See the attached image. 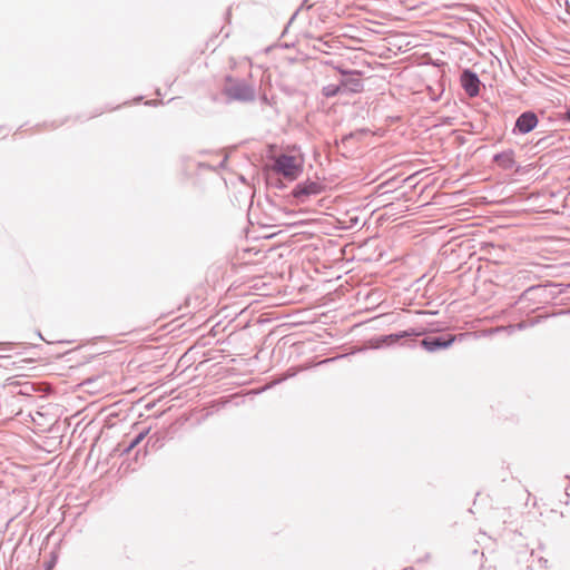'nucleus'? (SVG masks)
<instances>
[{
    "label": "nucleus",
    "mask_w": 570,
    "mask_h": 570,
    "mask_svg": "<svg viewBox=\"0 0 570 570\" xmlns=\"http://www.w3.org/2000/svg\"><path fill=\"white\" fill-rule=\"evenodd\" d=\"M538 125V117L533 112H524L522 114L515 122V128L522 132L527 134L535 128Z\"/></svg>",
    "instance_id": "20e7f679"
},
{
    "label": "nucleus",
    "mask_w": 570,
    "mask_h": 570,
    "mask_svg": "<svg viewBox=\"0 0 570 570\" xmlns=\"http://www.w3.org/2000/svg\"><path fill=\"white\" fill-rule=\"evenodd\" d=\"M495 161L499 166L503 168H511L514 164L513 159V153L512 151H505L500 155L495 156Z\"/></svg>",
    "instance_id": "6e6552de"
},
{
    "label": "nucleus",
    "mask_w": 570,
    "mask_h": 570,
    "mask_svg": "<svg viewBox=\"0 0 570 570\" xmlns=\"http://www.w3.org/2000/svg\"><path fill=\"white\" fill-rule=\"evenodd\" d=\"M567 118L570 120V109L567 111Z\"/></svg>",
    "instance_id": "9b49d317"
},
{
    "label": "nucleus",
    "mask_w": 570,
    "mask_h": 570,
    "mask_svg": "<svg viewBox=\"0 0 570 570\" xmlns=\"http://www.w3.org/2000/svg\"><path fill=\"white\" fill-rule=\"evenodd\" d=\"M272 169L288 180H295L303 170V158L281 155L275 158Z\"/></svg>",
    "instance_id": "f257e3e1"
},
{
    "label": "nucleus",
    "mask_w": 570,
    "mask_h": 570,
    "mask_svg": "<svg viewBox=\"0 0 570 570\" xmlns=\"http://www.w3.org/2000/svg\"><path fill=\"white\" fill-rule=\"evenodd\" d=\"M141 438H142V434H138L136 440H135V443L139 442L141 440Z\"/></svg>",
    "instance_id": "9d476101"
},
{
    "label": "nucleus",
    "mask_w": 570,
    "mask_h": 570,
    "mask_svg": "<svg viewBox=\"0 0 570 570\" xmlns=\"http://www.w3.org/2000/svg\"><path fill=\"white\" fill-rule=\"evenodd\" d=\"M341 91H343L342 82H340V85L331 83L323 88V94L326 97H334L335 95L340 94Z\"/></svg>",
    "instance_id": "1a4fd4ad"
},
{
    "label": "nucleus",
    "mask_w": 570,
    "mask_h": 570,
    "mask_svg": "<svg viewBox=\"0 0 570 570\" xmlns=\"http://www.w3.org/2000/svg\"><path fill=\"white\" fill-rule=\"evenodd\" d=\"M226 92L230 98L243 101L253 100L255 97L254 89L244 82L229 81Z\"/></svg>",
    "instance_id": "7ed1b4c3"
},
{
    "label": "nucleus",
    "mask_w": 570,
    "mask_h": 570,
    "mask_svg": "<svg viewBox=\"0 0 570 570\" xmlns=\"http://www.w3.org/2000/svg\"><path fill=\"white\" fill-rule=\"evenodd\" d=\"M321 191L320 186L316 183H308L303 185H297L293 190V195L295 197H301L302 195H314Z\"/></svg>",
    "instance_id": "0eeeda50"
},
{
    "label": "nucleus",
    "mask_w": 570,
    "mask_h": 570,
    "mask_svg": "<svg viewBox=\"0 0 570 570\" xmlns=\"http://www.w3.org/2000/svg\"><path fill=\"white\" fill-rule=\"evenodd\" d=\"M461 82L469 96L473 97L479 94L480 81L474 73L464 71L461 77Z\"/></svg>",
    "instance_id": "39448f33"
},
{
    "label": "nucleus",
    "mask_w": 570,
    "mask_h": 570,
    "mask_svg": "<svg viewBox=\"0 0 570 570\" xmlns=\"http://www.w3.org/2000/svg\"><path fill=\"white\" fill-rule=\"evenodd\" d=\"M454 341V336H450L448 340L441 337H428L422 341V345L429 352H434L439 348H445L450 346Z\"/></svg>",
    "instance_id": "423d86ee"
},
{
    "label": "nucleus",
    "mask_w": 570,
    "mask_h": 570,
    "mask_svg": "<svg viewBox=\"0 0 570 570\" xmlns=\"http://www.w3.org/2000/svg\"><path fill=\"white\" fill-rule=\"evenodd\" d=\"M336 69L343 77L341 80L343 91L361 92L363 90L364 87L358 71L346 70L342 67H337Z\"/></svg>",
    "instance_id": "f03ea898"
}]
</instances>
